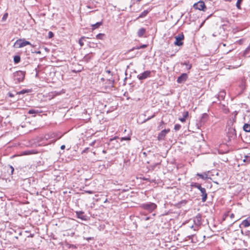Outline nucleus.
<instances>
[{"mask_svg": "<svg viewBox=\"0 0 250 250\" xmlns=\"http://www.w3.org/2000/svg\"><path fill=\"white\" fill-rule=\"evenodd\" d=\"M107 201V199H105V200L104 201V202H106Z\"/></svg>", "mask_w": 250, "mask_h": 250, "instance_id": "obj_49", "label": "nucleus"}, {"mask_svg": "<svg viewBox=\"0 0 250 250\" xmlns=\"http://www.w3.org/2000/svg\"><path fill=\"white\" fill-rule=\"evenodd\" d=\"M146 46H147V45L143 44L140 46L134 47L132 48V49L129 50L128 52L131 51L133 50L134 49H140L141 48H145L146 47Z\"/></svg>", "mask_w": 250, "mask_h": 250, "instance_id": "obj_21", "label": "nucleus"}, {"mask_svg": "<svg viewBox=\"0 0 250 250\" xmlns=\"http://www.w3.org/2000/svg\"><path fill=\"white\" fill-rule=\"evenodd\" d=\"M108 81L109 82V84H111L112 87H113V85L114 83V80L112 79H109Z\"/></svg>", "mask_w": 250, "mask_h": 250, "instance_id": "obj_33", "label": "nucleus"}, {"mask_svg": "<svg viewBox=\"0 0 250 250\" xmlns=\"http://www.w3.org/2000/svg\"><path fill=\"white\" fill-rule=\"evenodd\" d=\"M181 64L182 65H185L187 66V69L188 70H189L191 69V66H192V65L191 64H190L189 63V62H182L181 63Z\"/></svg>", "mask_w": 250, "mask_h": 250, "instance_id": "obj_24", "label": "nucleus"}, {"mask_svg": "<svg viewBox=\"0 0 250 250\" xmlns=\"http://www.w3.org/2000/svg\"><path fill=\"white\" fill-rule=\"evenodd\" d=\"M149 11L150 10H144L143 12H142L141 13V14L139 16V17H138L137 19L143 18L145 17L147 15V14L149 13Z\"/></svg>", "mask_w": 250, "mask_h": 250, "instance_id": "obj_16", "label": "nucleus"}, {"mask_svg": "<svg viewBox=\"0 0 250 250\" xmlns=\"http://www.w3.org/2000/svg\"><path fill=\"white\" fill-rule=\"evenodd\" d=\"M243 162L250 164V156L246 155L245 156V159L243 160Z\"/></svg>", "mask_w": 250, "mask_h": 250, "instance_id": "obj_28", "label": "nucleus"}, {"mask_svg": "<svg viewBox=\"0 0 250 250\" xmlns=\"http://www.w3.org/2000/svg\"><path fill=\"white\" fill-rule=\"evenodd\" d=\"M243 0H237L236 6L237 8L239 9H241V3Z\"/></svg>", "mask_w": 250, "mask_h": 250, "instance_id": "obj_29", "label": "nucleus"}, {"mask_svg": "<svg viewBox=\"0 0 250 250\" xmlns=\"http://www.w3.org/2000/svg\"><path fill=\"white\" fill-rule=\"evenodd\" d=\"M130 140V136L124 137H122V138H121V141H122L123 140L129 141Z\"/></svg>", "mask_w": 250, "mask_h": 250, "instance_id": "obj_35", "label": "nucleus"}, {"mask_svg": "<svg viewBox=\"0 0 250 250\" xmlns=\"http://www.w3.org/2000/svg\"><path fill=\"white\" fill-rule=\"evenodd\" d=\"M243 129L247 132H250V125L248 124H245L243 126Z\"/></svg>", "mask_w": 250, "mask_h": 250, "instance_id": "obj_19", "label": "nucleus"}, {"mask_svg": "<svg viewBox=\"0 0 250 250\" xmlns=\"http://www.w3.org/2000/svg\"><path fill=\"white\" fill-rule=\"evenodd\" d=\"M107 201V199H105V200L104 201V202H106Z\"/></svg>", "mask_w": 250, "mask_h": 250, "instance_id": "obj_47", "label": "nucleus"}, {"mask_svg": "<svg viewBox=\"0 0 250 250\" xmlns=\"http://www.w3.org/2000/svg\"><path fill=\"white\" fill-rule=\"evenodd\" d=\"M141 207L146 211L151 212L157 208V205L153 203H146L141 205Z\"/></svg>", "mask_w": 250, "mask_h": 250, "instance_id": "obj_1", "label": "nucleus"}, {"mask_svg": "<svg viewBox=\"0 0 250 250\" xmlns=\"http://www.w3.org/2000/svg\"><path fill=\"white\" fill-rule=\"evenodd\" d=\"M175 38V41L174 43L175 45L180 46L183 44V41L184 39V36L183 34L176 36Z\"/></svg>", "mask_w": 250, "mask_h": 250, "instance_id": "obj_4", "label": "nucleus"}, {"mask_svg": "<svg viewBox=\"0 0 250 250\" xmlns=\"http://www.w3.org/2000/svg\"><path fill=\"white\" fill-rule=\"evenodd\" d=\"M77 218L83 221H86L88 220V217L84 215V212L82 211H77L76 212Z\"/></svg>", "mask_w": 250, "mask_h": 250, "instance_id": "obj_10", "label": "nucleus"}, {"mask_svg": "<svg viewBox=\"0 0 250 250\" xmlns=\"http://www.w3.org/2000/svg\"><path fill=\"white\" fill-rule=\"evenodd\" d=\"M10 168L11 170V174H12L13 172H14V168L12 166H10Z\"/></svg>", "mask_w": 250, "mask_h": 250, "instance_id": "obj_40", "label": "nucleus"}, {"mask_svg": "<svg viewBox=\"0 0 250 250\" xmlns=\"http://www.w3.org/2000/svg\"><path fill=\"white\" fill-rule=\"evenodd\" d=\"M201 193V196H202V201L203 202H205L206 201L207 199V193L206 192V190L205 188H202L200 190Z\"/></svg>", "mask_w": 250, "mask_h": 250, "instance_id": "obj_12", "label": "nucleus"}, {"mask_svg": "<svg viewBox=\"0 0 250 250\" xmlns=\"http://www.w3.org/2000/svg\"><path fill=\"white\" fill-rule=\"evenodd\" d=\"M193 7L195 9H198L202 11H205L206 9V7L205 6V3L203 1H199L198 2L195 3L193 5Z\"/></svg>", "mask_w": 250, "mask_h": 250, "instance_id": "obj_6", "label": "nucleus"}, {"mask_svg": "<svg viewBox=\"0 0 250 250\" xmlns=\"http://www.w3.org/2000/svg\"><path fill=\"white\" fill-rule=\"evenodd\" d=\"M228 136L229 139H234L236 137V132L234 127H229Z\"/></svg>", "mask_w": 250, "mask_h": 250, "instance_id": "obj_7", "label": "nucleus"}, {"mask_svg": "<svg viewBox=\"0 0 250 250\" xmlns=\"http://www.w3.org/2000/svg\"><path fill=\"white\" fill-rule=\"evenodd\" d=\"M237 113H235L234 116L233 118H232V119H230L228 122V126H229V127H232V125H233V123L235 122L236 121V115H237Z\"/></svg>", "mask_w": 250, "mask_h": 250, "instance_id": "obj_15", "label": "nucleus"}, {"mask_svg": "<svg viewBox=\"0 0 250 250\" xmlns=\"http://www.w3.org/2000/svg\"><path fill=\"white\" fill-rule=\"evenodd\" d=\"M40 112H41L39 111L38 110H36V109H33L29 110V111L28 112V113L29 114H38V113H39Z\"/></svg>", "mask_w": 250, "mask_h": 250, "instance_id": "obj_25", "label": "nucleus"}, {"mask_svg": "<svg viewBox=\"0 0 250 250\" xmlns=\"http://www.w3.org/2000/svg\"><path fill=\"white\" fill-rule=\"evenodd\" d=\"M85 38V37H82L80 38V39L79 41V43L81 46H83L84 44L83 42V40Z\"/></svg>", "mask_w": 250, "mask_h": 250, "instance_id": "obj_31", "label": "nucleus"}, {"mask_svg": "<svg viewBox=\"0 0 250 250\" xmlns=\"http://www.w3.org/2000/svg\"><path fill=\"white\" fill-rule=\"evenodd\" d=\"M169 131H170V130L169 129H164V130H162L161 131V132L158 135V140H163L164 138V137H165V136L166 135V134L168 132H169Z\"/></svg>", "mask_w": 250, "mask_h": 250, "instance_id": "obj_11", "label": "nucleus"}, {"mask_svg": "<svg viewBox=\"0 0 250 250\" xmlns=\"http://www.w3.org/2000/svg\"><path fill=\"white\" fill-rule=\"evenodd\" d=\"M183 117L182 118H179V120L182 122L184 123L186 121V119L188 115V111L184 112L183 113Z\"/></svg>", "mask_w": 250, "mask_h": 250, "instance_id": "obj_17", "label": "nucleus"}, {"mask_svg": "<svg viewBox=\"0 0 250 250\" xmlns=\"http://www.w3.org/2000/svg\"><path fill=\"white\" fill-rule=\"evenodd\" d=\"M37 53H40V51H38V52H37Z\"/></svg>", "mask_w": 250, "mask_h": 250, "instance_id": "obj_50", "label": "nucleus"}, {"mask_svg": "<svg viewBox=\"0 0 250 250\" xmlns=\"http://www.w3.org/2000/svg\"><path fill=\"white\" fill-rule=\"evenodd\" d=\"M151 72L149 70H146L137 75V78L139 80H144L151 77Z\"/></svg>", "mask_w": 250, "mask_h": 250, "instance_id": "obj_5", "label": "nucleus"}, {"mask_svg": "<svg viewBox=\"0 0 250 250\" xmlns=\"http://www.w3.org/2000/svg\"><path fill=\"white\" fill-rule=\"evenodd\" d=\"M107 201V199H105V200L104 201V202H106Z\"/></svg>", "mask_w": 250, "mask_h": 250, "instance_id": "obj_48", "label": "nucleus"}, {"mask_svg": "<svg viewBox=\"0 0 250 250\" xmlns=\"http://www.w3.org/2000/svg\"><path fill=\"white\" fill-rule=\"evenodd\" d=\"M87 7L88 8H89V9H90V8H91V7H90V6H88H88H87Z\"/></svg>", "mask_w": 250, "mask_h": 250, "instance_id": "obj_46", "label": "nucleus"}, {"mask_svg": "<svg viewBox=\"0 0 250 250\" xmlns=\"http://www.w3.org/2000/svg\"><path fill=\"white\" fill-rule=\"evenodd\" d=\"M154 116H155V115H152L151 117L148 118L147 119H146V120H145V121L149 120V119H151V118H153Z\"/></svg>", "mask_w": 250, "mask_h": 250, "instance_id": "obj_42", "label": "nucleus"}, {"mask_svg": "<svg viewBox=\"0 0 250 250\" xmlns=\"http://www.w3.org/2000/svg\"><path fill=\"white\" fill-rule=\"evenodd\" d=\"M146 32V29L144 28H140L137 33L138 36L139 37H142Z\"/></svg>", "mask_w": 250, "mask_h": 250, "instance_id": "obj_18", "label": "nucleus"}, {"mask_svg": "<svg viewBox=\"0 0 250 250\" xmlns=\"http://www.w3.org/2000/svg\"><path fill=\"white\" fill-rule=\"evenodd\" d=\"M54 36V34L52 32L49 31L48 32V37L49 39L52 38Z\"/></svg>", "mask_w": 250, "mask_h": 250, "instance_id": "obj_37", "label": "nucleus"}, {"mask_svg": "<svg viewBox=\"0 0 250 250\" xmlns=\"http://www.w3.org/2000/svg\"><path fill=\"white\" fill-rule=\"evenodd\" d=\"M8 15L7 13H5L4 14V15L3 16V17H2V20L3 21H5L7 19V17H8Z\"/></svg>", "mask_w": 250, "mask_h": 250, "instance_id": "obj_36", "label": "nucleus"}, {"mask_svg": "<svg viewBox=\"0 0 250 250\" xmlns=\"http://www.w3.org/2000/svg\"><path fill=\"white\" fill-rule=\"evenodd\" d=\"M194 224L196 226H200L202 224V216L200 214H198L193 218Z\"/></svg>", "mask_w": 250, "mask_h": 250, "instance_id": "obj_8", "label": "nucleus"}, {"mask_svg": "<svg viewBox=\"0 0 250 250\" xmlns=\"http://www.w3.org/2000/svg\"><path fill=\"white\" fill-rule=\"evenodd\" d=\"M30 91V90H26V89H23L18 92H17L18 94H23L25 93L29 92Z\"/></svg>", "mask_w": 250, "mask_h": 250, "instance_id": "obj_30", "label": "nucleus"}, {"mask_svg": "<svg viewBox=\"0 0 250 250\" xmlns=\"http://www.w3.org/2000/svg\"><path fill=\"white\" fill-rule=\"evenodd\" d=\"M226 1H230V0H226Z\"/></svg>", "mask_w": 250, "mask_h": 250, "instance_id": "obj_51", "label": "nucleus"}, {"mask_svg": "<svg viewBox=\"0 0 250 250\" xmlns=\"http://www.w3.org/2000/svg\"><path fill=\"white\" fill-rule=\"evenodd\" d=\"M65 147V145H62L61 146V149H64Z\"/></svg>", "mask_w": 250, "mask_h": 250, "instance_id": "obj_43", "label": "nucleus"}, {"mask_svg": "<svg viewBox=\"0 0 250 250\" xmlns=\"http://www.w3.org/2000/svg\"><path fill=\"white\" fill-rule=\"evenodd\" d=\"M85 192L87 193L88 194H93L94 193V191L91 190H85Z\"/></svg>", "mask_w": 250, "mask_h": 250, "instance_id": "obj_39", "label": "nucleus"}, {"mask_svg": "<svg viewBox=\"0 0 250 250\" xmlns=\"http://www.w3.org/2000/svg\"><path fill=\"white\" fill-rule=\"evenodd\" d=\"M9 95L11 97H14V95L12 94H11V93H9Z\"/></svg>", "mask_w": 250, "mask_h": 250, "instance_id": "obj_45", "label": "nucleus"}, {"mask_svg": "<svg viewBox=\"0 0 250 250\" xmlns=\"http://www.w3.org/2000/svg\"><path fill=\"white\" fill-rule=\"evenodd\" d=\"M188 76L187 73H183L178 77L177 82L179 83H184L188 79Z\"/></svg>", "mask_w": 250, "mask_h": 250, "instance_id": "obj_9", "label": "nucleus"}, {"mask_svg": "<svg viewBox=\"0 0 250 250\" xmlns=\"http://www.w3.org/2000/svg\"><path fill=\"white\" fill-rule=\"evenodd\" d=\"M234 214H233V213H231V214H230V217L231 218H233V217H234Z\"/></svg>", "mask_w": 250, "mask_h": 250, "instance_id": "obj_44", "label": "nucleus"}, {"mask_svg": "<svg viewBox=\"0 0 250 250\" xmlns=\"http://www.w3.org/2000/svg\"><path fill=\"white\" fill-rule=\"evenodd\" d=\"M21 61V57L19 55L15 56L14 57V62L15 63H18Z\"/></svg>", "mask_w": 250, "mask_h": 250, "instance_id": "obj_23", "label": "nucleus"}, {"mask_svg": "<svg viewBox=\"0 0 250 250\" xmlns=\"http://www.w3.org/2000/svg\"><path fill=\"white\" fill-rule=\"evenodd\" d=\"M104 36V34L100 33V34H98V35H97L96 38L98 39L102 40V37Z\"/></svg>", "mask_w": 250, "mask_h": 250, "instance_id": "obj_34", "label": "nucleus"}, {"mask_svg": "<svg viewBox=\"0 0 250 250\" xmlns=\"http://www.w3.org/2000/svg\"><path fill=\"white\" fill-rule=\"evenodd\" d=\"M105 72L108 74H111V75H112V74L111 73V72L109 70H106L105 71Z\"/></svg>", "mask_w": 250, "mask_h": 250, "instance_id": "obj_41", "label": "nucleus"}, {"mask_svg": "<svg viewBox=\"0 0 250 250\" xmlns=\"http://www.w3.org/2000/svg\"><path fill=\"white\" fill-rule=\"evenodd\" d=\"M196 175L203 180H205L208 178V175L206 174H203L198 173Z\"/></svg>", "mask_w": 250, "mask_h": 250, "instance_id": "obj_26", "label": "nucleus"}, {"mask_svg": "<svg viewBox=\"0 0 250 250\" xmlns=\"http://www.w3.org/2000/svg\"><path fill=\"white\" fill-rule=\"evenodd\" d=\"M191 186L194 187L195 188H198L199 190L202 188L200 184L196 183H192L191 184Z\"/></svg>", "mask_w": 250, "mask_h": 250, "instance_id": "obj_27", "label": "nucleus"}, {"mask_svg": "<svg viewBox=\"0 0 250 250\" xmlns=\"http://www.w3.org/2000/svg\"><path fill=\"white\" fill-rule=\"evenodd\" d=\"M226 96V92L225 91H220L218 94V99L219 101L223 100L224 99Z\"/></svg>", "mask_w": 250, "mask_h": 250, "instance_id": "obj_14", "label": "nucleus"}, {"mask_svg": "<svg viewBox=\"0 0 250 250\" xmlns=\"http://www.w3.org/2000/svg\"><path fill=\"white\" fill-rule=\"evenodd\" d=\"M102 24H103V22L102 21H100V22H98L96 23L95 24H93L92 25V30H95V29L98 28L100 26L102 25Z\"/></svg>", "mask_w": 250, "mask_h": 250, "instance_id": "obj_20", "label": "nucleus"}, {"mask_svg": "<svg viewBox=\"0 0 250 250\" xmlns=\"http://www.w3.org/2000/svg\"><path fill=\"white\" fill-rule=\"evenodd\" d=\"M27 45H31V43L24 39H19L14 43V47L15 48H21Z\"/></svg>", "mask_w": 250, "mask_h": 250, "instance_id": "obj_2", "label": "nucleus"}, {"mask_svg": "<svg viewBox=\"0 0 250 250\" xmlns=\"http://www.w3.org/2000/svg\"><path fill=\"white\" fill-rule=\"evenodd\" d=\"M181 127V126L179 124H176L174 126V129L175 131L179 130Z\"/></svg>", "mask_w": 250, "mask_h": 250, "instance_id": "obj_32", "label": "nucleus"}, {"mask_svg": "<svg viewBox=\"0 0 250 250\" xmlns=\"http://www.w3.org/2000/svg\"><path fill=\"white\" fill-rule=\"evenodd\" d=\"M208 117V115L207 114V113H204L202 116V117H201V123L203 122V123H204L206 122V121L207 120V118Z\"/></svg>", "mask_w": 250, "mask_h": 250, "instance_id": "obj_22", "label": "nucleus"}, {"mask_svg": "<svg viewBox=\"0 0 250 250\" xmlns=\"http://www.w3.org/2000/svg\"><path fill=\"white\" fill-rule=\"evenodd\" d=\"M250 226V216L247 217L246 219L244 220L241 224L240 225V227L243 226L246 228Z\"/></svg>", "mask_w": 250, "mask_h": 250, "instance_id": "obj_13", "label": "nucleus"}, {"mask_svg": "<svg viewBox=\"0 0 250 250\" xmlns=\"http://www.w3.org/2000/svg\"><path fill=\"white\" fill-rule=\"evenodd\" d=\"M24 76L25 73L24 72L19 71L14 74V80L16 82L20 83L23 80Z\"/></svg>", "mask_w": 250, "mask_h": 250, "instance_id": "obj_3", "label": "nucleus"}, {"mask_svg": "<svg viewBox=\"0 0 250 250\" xmlns=\"http://www.w3.org/2000/svg\"><path fill=\"white\" fill-rule=\"evenodd\" d=\"M250 51V47L248 46L245 50L244 51V54L246 55L249 53V51Z\"/></svg>", "mask_w": 250, "mask_h": 250, "instance_id": "obj_38", "label": "nucleus"}]
</instances>
